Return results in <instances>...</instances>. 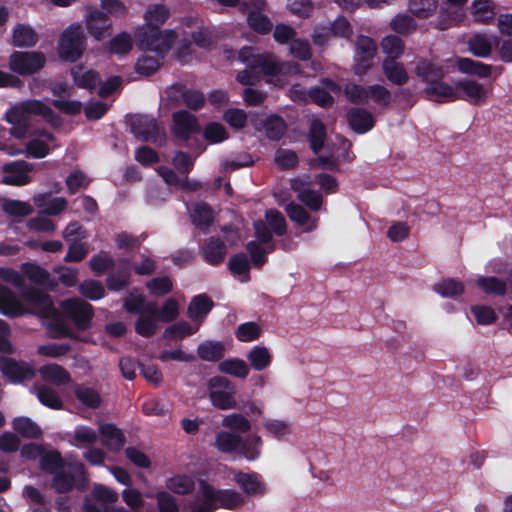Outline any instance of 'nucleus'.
I'll use <instances>...</instances> for the list:
<instances>
[{
  "mask_svg": "<svg viewBox=\"0 0 512 512\" xmlns=\"http://www.w3.org/2000/svg\"><path fill=\"white\" fill-rule=\"evenodd\" d=\"M88 483L85 467L82 463H67L52 475L51 486L59 494H67L74 488L83 491Z\"/></svg>",
  "mask_w": 512,
  "mask_h": 512,
  "instance_id": "39448f33",
  "label": "nucleus"
},
{
  "mask_svg": "<svg viewBox=\"0 0 512 512\" xmlns=\"http://www.w3.org/2000/svg\"><path fill=\"white\" fill-rule=\"evenodd\" d=\"M266 136L272 141H278L287 130L284 120L276 115L269 116L263 123Z\"/></svg>",
  "mask_w": 512,
  "mask_h": 512,
  "instance_id": "864d4df0",
  "label": "nucleus"
},
{
  "mask_svg": "<svg viewBox=\"0 0 512 512\" xmlns=\"http://www.w3.org/2000/svg\"><path fill=\"white\" fill-rule=\"evenodd\" d=\"M0 371L12 383L30 380L35 376L34 370L27 363L5 356L0 357Z\"/></svg>",
  "mask_w": 512,
  "mask_h": 512,
  "instance_id": "ddd939ff",
  "label": "nucleus"
},
{
  "mask_svg": "<svg viewBox=\"0 0 512 512\" xmlns=\"http://www.w3.org/2000/svg\"><path fill=\"white\" fill-rule=\"evenodd\" d=\"M390 26L396 33L407 36L416 30L417 23L414 18L408 14H397L390 21Z\"/></svg>",
  "mask_w": 512,
  "mask_h": 512,
  "instance_id": "13d9d810",
  "label": "nucleus"
},
{
  "mask_svg": "<svg viewBox=\"0 0 512 512\" xmlns=\"http://www.w3.org/2000/svg\"><path fill=\"white\" fill-rule=\"evenodd\" d=\"M456 89L463 93V95L458 94V99H464L473 104L484 103L488 96L485 87L474 80H460L456 83Z\"/></svg>",
  "mask_w": 512,
  "mask_h": 512,
  "instance_id": "a211bd4d",
  "label": "nucleus"
},
{
  "mask_svg": "<svg viewBox=\"0 0 512 512\" xmlns=\"http://www.w3.org/2000/svg\"><path fill=\"white\" fill-rule=\"evenodd\" d=\"M496 8L492 0H474L470 6V13L475 22L487 24L495 18Z\"/></svg>",
  "mask_w": 512,
  "mask_h": 512,
  "instance_id": "4be33fe9",
  "label": "nucleus"
},
{
  "mask_svg": "<svg viewBox=\"0 0 512 512\" xmlns=\"http://www.w3.org/2000/svg\"><path fill=\"white\" fill-rule=\"evenodd\" d=\"M224 234V240L216 236L207 238L199 249V254L209 265L216 266L221 264L228 253V247L234 246L240 242V234L232 226L221 228Z\"/></svg>",
  "mask_w": 512,
  "mask_h": 512,
  "instance_id": "7ed1b4c3",
  "label": "nucleus"
},
{
  "mask_svg": "<svg viewBox=\"0 0 512 512\" xmlns=\"http://www.w3.org/2000/svg\"><path fill=\"white\" fill-rule=\"evenodd\" d=\"M381 48L388 56L386 59H397L404 52V42L398 36L388 35L382 39Z\"/></svg>",
  "mask_w": 512,
  "mask_h": 512,
  "instance_id": "052dcab7",
  "label": "nucleus"
},
{
  "mask_svg": "<svg viewBox=\"0 0 512 512\" xmlns=\"http://www.w3.org/2000/svg\"><path fill=\"white\" fill-rule=\"evenodd\" d=\"M247 359L256 371H262L270 365L272 355L266 347L255 346L248 353Z\"/></svg>",
  "mask_w": 512,
  "mask_h": 512,
  "instance_id": "603ef678",
  "label": "nucleus"
},
{
  "mask_svg": "<svg viewBox=\"0 0 512 512\" xmlns=\"http://www.w3.org/2000/svg\"><path fill=\"white\" fill-rule=\"evenodd\" d=\"M410 11L419 18L431 16L437 9L436 0H410Z\"/></svg>",
  "mask_w": 512,
  "mask_h": 512,
  "instance_id": "338daca9",
  "label": "nucleus"
},
{
  "mask_svg": "<svg viewBox=\"0 0 512 512\" xmlns=\"http://www.w3.org/2000/svg\"><path fill=\"white\" fill-rule=\"evenodd\" d=\"M115 266V259L104 251L93 255L89 260V267L96 276L103 275L106 271L114 269Z\"/></svg>",
  "mask_w": 512,
  "mask_h": 512,
  "instance_id": "a18cd8bd",
  "label": "nucleus"
},
{
  "mask_svg": "<svg viewBox=\"0 0 512 512\" xmlns=\"http://www.w3.org/2000/svg\"><path fill=\"white\" fill-rule=\"evenodd\" d=\"M216 217L215 210L205 202H199L194 206V226L202 232H208L214 224Z\"/></svg>",
  "mask_w": 512,
  "mask_h": 512,
  "instance_id": "cd10ccee",
  "label": "nucleus"
},
{
  "mask_svg": "<svg viewBox=\"0 0 512 512\" xmlns=\"http://www.w3.org/2000/svg\"><path fill=\"white\" fill-rule=\"evenodd\" d=\"M252 67L261 68L264 74L274 76L282 71V65L272 54H262L254 57Z\"/></svg>",
  "mask_w": 512,
  "mask_h": 512,
  "instance_id": "3c124183",
  "label": "nucleus"
},
{
  "mask_svg": "<svg viewBox=\"0 0 512 512\" xmlns=\"http://www.w3.org/2000/svg\"><path fill=\"white\" fill-rule=\"evenodd\" d=\"M172 133L179 140H188L192 136V114L187 110H179L172 115Z\"/></svg>",
  "mask_w": 512,
  "mask_h": 512,
  "instance_id": "aec40b11",
  "label": "nucleus"
},
{
  "mask_svg": "<svg viewBox=\"0 0 512 512\" xmlns=\"http://www.w3.org/2000/svg\"><path fill=\"white\" fill-rule=\"evenodd\" d=\"M46 64L44 53L39 51H14L9 56V68L21 76L39 72Z\"/></svg>",
  "mask_w": 512,
  "mask_h": 512,
  "instance_id": "6e6552de",
  "label": "nucleus"
},
{
  "mask_svg": "<svg viewBox=\"0 0 512 512\" xmlns=\"http://www.w3.org/2000/svg\"><path fill=\"white\" fill-rule=\"evenodd\" d=\"M245 496L232 489L215 490L206 480L198 479L194 512H213L218 507L238 509L245 504Z\"/></svg>",
  "mask_w": 512,
  "mask_h": 512,
  "instance_id": "f257e3e1",
  "label": "nucleus"
},
{
  "mask_svg": "<svg viewBox=\"0 0 512 512\" xmlns=\"http://www.w3.org/2000/svg\"><path fill=\"white\" fill-rule=\"evenodd\" d=\"M266 7V0H253L240 5V11L247 14L248 26L259 34H268L273 28L272 21L263 13Z\"/></svg>",
  "mask_w": 512,
  "mask_h": 512,
  "instance_id": "9d476101",
  "label": "nucleus"
},
{
  "mask_svg": "<svg viewBox=\"0 0 512 512\" xmlns=\"http://www.w3.org/2000/svg\"><path fill=\"white\" fill-rule=\"evenodd\" d=\"M39 40L37 32L26 24H17L13 28L12 44L19 48H30Z\"/></svg>",
  "mask_w": 512,
  "mask_h": 512,
  "instance_id": "393cba45",
  "label": "nucleus"
},
{
  "mask_svg": "<svg viewBox=\"0 0 512 512\" xmlns=\"http://www.w3.org/2000/svg\"><path fill=\"white\" fill-rule=\"evenodd\" d=\"M69 343H47L38 346L37 353L49 358H59L71 351Z\"/></svg>",
  "mask_w": 512,
  "mask_h": 512,
  "instance_id": "e2e57ef3",
  "label": "nucleus"
},
{
  "mask_svg": "<svg viewBox=\"0 0 512 512\" xmlns=\"http://www.w3.org/2000/svg\"><path fill=\"white\" fill-rule=\"evenodd\" d=\"M80 294L89 300L96 301L104 297L105 289L99 280L87 279L79 285Z\"/></svg>",
  "mask_w": 512,
  "mask_h": 512,
  "instance_id": "4d7b16f0",
  "label": "nucleus"
},
{
  "mask_svg": "<svg viewBox=\"0 0 512 512\" xmlns=\"http://www.w3.org/2000/svg\"><path fill=\"white\" fill-rule=\"evenodd\" d=\"M85 24L89 35L97 41H102L111 35L112 20L107 13L97 7L88 8Z\"/></svg>",
  "mask_w": 512,
  "mask_h": 512,
  "instance_id": "f8f14e48",
  "label": "nucleus"
},
{
  "mask_svg": "<svg viewBox=\"0 0 512 512\" xmlns=\"http://www.w3.org/2000/svg\"><path fill=\"white\" fill-rule=\"evenodd\" d=\"M288 217L298 225L309 224L307 230H313L317 226V221L311 220L309 213L300 205L291 202L285 207Z\"/></svg>",
  "mask_w": 512,
  "mask_h": 512,
  "instance_id": "49530a36",
  "label": "nucleus"
},
{
  "mask_svg": "<svg viewBox=\"0 0 512 512\" xmlns=\"http://www.w3.org/2000/svg\"><path fill=\"white\" fill-rule=\"evenodd\" d=\"M165 487L176 494L184 495L192 492V478L177 474L166 480Z\"/></svg>",
  "mask_w": 512,
  "mask_h": 512,
  "instance_id": "bf43d9fd",
  "label": "nucleus"
},
{
  "mask_svg": "<svg viewBox=\"0 0 512 512\" xmlns=\"http://www.w3.org/2000/svg\"><path fill=\"white\" fill-rule=\"evenodd\" d=\"M87 48V38L79 23L69 25L61 33L57 53L63 62L75 63L82 58Z\"/></svg>",
  "mask_w": 512,
  "mask_h": 512,
  "instance_id": "20e7f679",
  "label": "nucleus"
},
{
  "mask_svg": "<svg viewBox=\"0 0 512 512\" xmlns=\"http://www.w3.org/2000/svg\"><path fill=\"white\" fill-rule=\"evenodd\" d=\"M456 64L460 72L480 78H487L492 72L490 65L474 61L470 58H458Z\"/></svg>",
  "mask_w": 512,
  "mask_h": 512,
  "instance_id": "473e14b6",
  "label": "nucleus"
},
{
  "mask_svg": "<svg viewBox=\"0 0 512 512\" xmlns=\"http://www.w3.org/2000/svg\"><path fill=\"white\" fill-rule=\"evenodd\" d=\"M233 480L247 496H261L267 489L262 477L257 473L236 471L234 472Z\"/></svg>",
  "mask_w": 512,
  "mask_h": 512,
  "instance_id": "dca6fc26",
  "label": "nucleus"
},
{
  "mask_svg": "<svg viewBox=\"0 0 512 512\" xmlns=\"http://www.w3.org/2000/svg\"><path fill=\"white\" fill-rule=\"evenodd\" d=\"M21 295L39 317L57 319L60 315L48 293L31 286H25L21 290Z\"/></svg>",
  "mask_w": 512,
  "mask_h": 512,
  "instance_id": "1a4fd4ad",
  "label": "nucleus"
},
{
  "mask_svg": "<svg viewBox=\"0 0 512 512\" xmlns=\"http://www.w3.org/2000/svg\"><path fill=\"white\" fill-rule=\"evenodd\" d=\"M225 345L220 341L207 340L197 348L198 356L208 362L221 360L225 355Z\"/></svg>",
  "mask_w": 512,
  "mask_h": 512,
  "instance_id": "72a5a7b5",
  "label": "nucleus"
},
{
  "mask_svg": "<svg viewBox=\"0 0 512 512\" xmlns=\"http://www.w3.org/2000/svg\"><path fill=\"white\" fill-rule=\"evenodd\" d=\"M133 48L132 38L129 33L121 32L108 42V52L118 56L127 55Z\"/></svg>",
  "mask_w": 512,
  "mask_h": 512,
  "instance_id": "09e8293b",
  "label": "nucleus"
},
{
  "mask_svg": "<svg viewBox=\"0 0 512 512\" xmlns=\"http://www.w3.org/2000/svg\"><path fill=\"white\" fill-rule=\"evenodd\" d=\"M414 73L427 84L435 79H442L444 76L442 67L423 58L417 61Z\"/></svg>",
  "mask_w": 512,
  "mask_h": 512,
  "instance_id": "e433bc0d",
  "label": "nucleus"
},
{
  "mask_svg": "<svg viewBox=\"0 0 512 512\" xmlns=\"http://www.w3.org/2000/svg\"><path fill=\"white\" fill-rule=\"evenodd\" d=\"M99 433L102 445L110 451H120L126 442L123 431L113 423L101 424L99 426Z\"/></svg>",
  "mask_w": 512,
  "mask_h": 512,
  "instance_id": "6ab92c4d",
  "label": "nucleus"
},
{
  "mask_svg": "<svg viewBox=\"0 0 512 512\" xmlns=\"http://www.w3.org/2000/svg\"><path fill=\"white\" fill-rule=\"evenodd\" d=\"M376 53L375 42L367 36H359L356 41V64L354 71L358 75L364 74L372 65Z\"/></svg>",
  "mask_w": 512,
  "mask_h": 512,
  "instance_id": "4468645a",
  "label": "nucleus"
},
{
  "mask_svg": "<svg viewBox=\"0 0 512 512\" xmlns=\"http://www.w3.org/2000/svg\"><path fill=\"white\" fill-rule=\"evenodd\" d=\"M12 427L24 438L37 439L42 435L40 427L28 417L15 418Z\"/></svg>",
  "mask_w": 512,
  "mask_h": 512,
  "instance_id": "c03bdc74",
  "label": "nucleus"
},
{
  "mask_svg": "<svg viewBox=\"0 0 512 512\" xmlns=\"http://www.w3.org/2000/svg\"><path fill=\"white\" fill-rule=\"evenodd\" d=\"M131 132L140 141L157 143L163 141L164 135L157 120L148 115L137 114L130 117L129 120Z\"/></svg>",
  "mask_w": 512,
  "mask_h": 512,
  "instance_id": "9b49d317",
  "label": "nucleus"
},
{
  "mask_svg": "<svg viewBox=\"0 0 512 512\" xmlns=\"http://www.w3.org/2000/svg\"><path fill=\"white\" fill-rule=\"evenodd\" d=\"M63 315L71 320L80 331H86L92 327L94 318L93 306L80 298H69L61 302Z\"/></svg>",
  "mask_w": 512,
  "mask_h": 512,
  "instance_id": "0eeeda50",
  "label": "nucleus"
},
{
  "mask_svg": "<svg viewBox=\"0 0 512 512\" xmlns=\"http://www.w3.org/2000/svg\"><path fill=\"white\" fill-rule=\"evenodd\" d=\"M263 427L269 435L277 439H283L292 433L291 423L284 419H267Z\"/></svg>",
  "mask_w": 512,
  "mask_h": 512,
  "instance_id": "8fccbe9b",
  "label": "nucleus"
},
{
  "mask_svg": "<svg viewBox=\"0 0 512 512\" xmlns=\"http://www.w3.org/2000/svg\"><path fill=\"white\" fill-rule=\"evenodd\" d=\"M134 39L139 50L155 52L159 56H165L174 45L177 34L171 29L162 31L160 29L140 26L134 33Z\"/></svg>",
  "mask_w": 512,
  "mask_h": 512,
  "instance_id": "f03ea898",
  "label": "nucleus"
},
{
  "mask_svg": "<svg viewBox=\"0 0 512 512\" xmlns=\"http://www.w3.org/2000/svg\"><path fill=\"white\" fill-rule=\"evenodd\" d=\"M424 92L430 97L448 98L452 100L458 99L457 89L441 81V79H435L429 82Z\"/></svg>",
  "mask_w": 512,
  "mask_h": 512,
  "instance_id": "37998d69",
  "label": "nucleus"
},
{
  "mask_svg": "<svg viewBox=\"0 0 512 512\" xmlns=\"http://www.w3.org/2000/svg\"><path fill=\"white\" fill-rule=\"evenodd\" d=\"M21 272L33 284L47 285L50 282V273L36 263H23Z\"/></svg>",
  "mask_w": 512,
  "mask_h": 512,
  "instance_id": "ea45409f",
  "label": "nucleus"
},
{
  "mask_svg": "<svg viewBox=\"0 0 512 512\" xmlns=\"http://www.w3.org/2000/svg\"><path fill=\"white\" fill-rule=\"evenodd\" d=\"M39 374L44 381L60 385H66L71 381L70 373L62 366L49 363L39 368Z\"/></svg>",
  "mask_w": 512,
  "mask_h": 512,
  "instance_id": "a878e982",
  "label": "nucleus"
},
{
  "mask_svg": "<svg viewBox=\"0 0 512 512\" xmlns=\"http://www.w3.org/2000/svg\"><path fill=\"white\" fill-rule=\"evenodd\" d=\"M477 286L488 294L504 295L506 293L505 282L496 277H480L477 280Z\"/></svg>",
  "mask_w": 512,
  "mask_h": 512,
  "instance_id": "69168bd1",
  "label": "nucleus"
},
{
  "mask_svg": "<svg viewBox=\"0 0 512 512\" xmlns=\"http://www.w3.org/2000/svg\"><path fill=\"white\" fill-rule=\"evenodd\" d=\"M262 445V437L257 434H253L245 439L242 437V444L238 451L247 461H255L261 455Z\"/></svg>",
  "mask_w": 512,
  "mask_h": 512,
  "instance_id": "c9c22d12",
  "label": "nucleus"
},
{
  "mask_svg": "<svg viewBox=\"0 0 512 512\" xmlns=\"http://www.w3.org/2000/svg\"><path fill=\"white\" fill-rule=\"evenodd\" d=\"M32 165L24 160L6 163L3 166V182L7 185L23 186L30 182Z\"/></svg>",
  "mask_w": 512,
  "mask_h": 512,
  "instance_id": "2eb2a0df",
  "label": "nucleus"
},
{
  "mask_svg": "<svg viewBox=\"0 0 512 512\" xmlns=\"http://www.w3.org/2000/svg\"><path fill=\"white\" fill-rule=\"evenodd\" d=\"M214 302L207 294L194 296V332H196L208 313L213 309Z\"/></svg>",
  "mask_w": 512,
  "mask_h": 512,
  "instance_id": "58836bf2",
  "label": "nucleus"
},
{
  "mask_svg": "<svg viewBox=\"0 0 512 512\" xmlns=\"http://www.w3.org/2000/svg\"><path fill=\"white\" fill-rule=\"evenodd\" d=\"M469 51L476 57L487 58L492 53V41L485 34H475L469 38Z\"/></svg>",
  "mask_w": 512,
  "mask_h": 512,
  "instance_id": "79ce46f5",
  "label": "nucleus"
},
{
  "mask_svg": "<svg viewBox=\"0 0 512 512\" xmlns=\"http://www.w3.org/2000/svg\"><path fill=\"white\" fill-rule=\"evenodd\" d=\"M74 395L81 404L90 409L99 408L102 402L98 391L83 384H77L75 386Z\"/></svg>",
  "mask_w": 512,
  "mask_h": 512,
  "instance_id": "4c0bfd02",
  "label": "nucleus"
},
{
  "mask_svg": "<svg viewBox=\"0 0 512 512\" xmlns=\"http://www.w3.org/2000/svg\"><path fill=\"white\" fill-rule=\"evenodd\" d=\"M169 16L170 10L164 4L150 5L144 14L145 25L143 27L160 29Z\"/></svg>",
  "mask_w": 512,
  "mask_h": 512,
  "instance_id": "c756f323",
  "label": "nucleus"
},
{
  "mask_svg": "<svg viewBox=\"0 0 512 512\" xmlns=\"http://www.w3.org/2000/svg\"><path fill=\"white\" fill-rule=\"evenodd\" d=\"M22 105L29 118L31 115H39L52 125H56L59 122V116L53 109L40 100H29L23 102Z\"/></svg>",
  "mask_w": 512,
  "mask_h": 512,
  "instance_id": "7c9ffc66",
  "label": "nucleus"
},
{
  "mask_svg": "<svg viewBox=\"0 0 512 512\" xmlns=\"http://www.w3.org/2000/svg\"><path fill=\"white\" fill-rule=\"evenodd\" d=\"M242 444V436L238 433L228 430H222L215 436V448L225 454L238 452Z\"/></svg>",
  "mask_w": 512,
  "mask_h": 512,
  "instance_id": "5701e85b",
  "label": "nucleus"
},
{
  "mask_svg": "<svg viewBox=\"0 0 512 512\" xmlns=\"http://www.w3.org/2000/svg\"><path fill=\"white\" fill-rule=\"evenodd\" d=\"M164 56H149L143 55L140 57L135 65V70L140 75L150 76L154 74L162 64Z\"/></svg>",
  "mask_w": 512,
  "mask_h": 512,
  "instance_id": "6e6d98bb",
  "label": "nucleus"
},
{
  "mask_svg": "<svg viewBox=\"0 0 512 512\" xmlns=\"http://www.w3.org/2000/svg\"><path fill=\"white\" fill-rule=\"evenodd\" d=\"M159 512H179V505L174 496L167 491H158L155 494Z\"/></svg>",
  "mask_w": 512,
  "mask_h": 512,
  "instance_id": "774afa93",
  "label": "nucleus"
},
{
  "mask_svg": "<svg viewBox=\"0 0 512 512\" xmlns=\"http://www.w3.org/2000/svg\"><path fill=\"white\" fill-rule=\"evenodd\" d=\"M0 313L10 318H16L27 313L26 308L16 294L4 285H0Z\"/></svg>",
  "mask_w": 512,
  "mask_h": 512,
  "instance_id": "f3484780",
  "label": "nucleus"
},
{
  "mask_svg": "<svg viewBox=\"0 0 512 512\" xmlns=\"http://www.w3.org/2000/svg\"><path fill=\"white\" fill-rule=\"evenodd\" d=\"M121 267L117 272L110 273L106 278L108 290L119 292L128 287L131 283V272L128 259H122Z\"/></svg>",
  "mask_w": 512,
  "mask_h": 512,
  "instance_id": "412c9836",
  "label": "nucleus"
},
{
  "mask_svg": "<svg viewBox=\"0 0 512 512\" xmlns=\"http://www.w3.org/2000/svg\"><path fill=\"white\" fill-rule=\"evenodd\" d=\"M83 66L76 65L70 70V75L75 85L79 88L93 91L100 82V75L97 71L90 69L82 72Z\"/></svg>",
  "mask_w": 512,
  "mask_h": 512,
  "instance_id": "b1692460",
  "label": "nucleus"
},
{
  "mask_svg": "<svg viewBox=\"0 0 512 512\" xmlns=\"http://www.w3.org/2000/svg\"><path fill=\"white\" fill-rule=\"evenodd\" d=\"M157 171L168 185L180 186L183 190H192V184L189 180L182 176L180 177L171 168L167 166H160Z\"/></svg>",
  "mask_w": 512,
  "mask_h": 512,
  "instance_id": "0e129e2a",
  "label": "nucleus"
},
{
  "mask_svg": "<svg viewBox=\"0 0 512 512\" xmlns=\"http://www.w3.org/2000/svg\"><path fill=\"white\" fill-rule=\"evenodd\" d=\"M33 390L42 405L53 410L63 409V401L53 388L46 385H35Z\"/></svg>",
  "mask_w": 512,
  "mask_h": 512,
  "instance_id": "f704fd0d",
  "label": "nucleus"
},
{
  "mask_svg": "<svg viewBox=\"0 0 512 512\" xmlns=\"http://www.w3.org/2000/svg\"><path fill=\"white\" fill-rule=\"evenodd\" d=\"M383 73L386 78L396 85H404L409 80V75L401 63L396 59H385L382 63Z\"/></svg>",
  "mask_w": 512,
  "mask_h": 512,
  "instance_id": "c85d7f7f",
  "label": "nucleus"
},
{
  "mask_svg": "<svg viewBox=\"0 0 512 512\" xmlns=\"http://www.w3.org/2000/svg\"><path fill=\"white\" fill-rule=\"evenodd\" d=\"M325 136L326 132L324 124L319 119L312 120L309 131V140L310 146L315 153H318L323 147Z\"/></svg>",
  "mask_w": 512,
  "mask_h": 512,
  "instance_id": "680f3d73",
  "label": "nucleus"
},
{
  "mask_svg": "<svg viewBox=\"0 0 512 512\" xmlns=\"http://www.w3.org/2000/svg\"><path fill=\"white\" fill-rule=\"evenodd\" d=\"M347 119L350 127L358 133H365L373 127V116L364 109H351L347 114Z\"/></svg>",
  "mask_w": 512,
  "mask_h": 512,
  "instance_id": "bb28decb",
  "label": "nucleus"
},
{
  "mask_svg": "<svg viewBox=\"0 0 512 512\" xmlns=\"http://www.w3.org/2000/svg\"><path fill=\"white\" fill-rule=\"evenodd\" d=\"M222 427L235 433H247L251 430L250 420L241 413H231L225 415L221 421Z\"/></svg>",
  "mask_w": 512,
  "mask_h": 512,
  "instance_id": "a19ab883",
  "label": "nucleus"
},
{
  "mask_svg": "<svg viewBox=\"0 0 512 512\" xmlns=\"http://www.w3.org/2000/svg\"><path fill=\"white\" fill-rule=\"evenodd\" d=\"M218 370L222 373L238 378H246L249 374V367L247 363L239 358L221 361L218 365Z\"/></svg>",
  "mask_w": 512,
  "mask_h": 512,
  "instance_id": "de8ad7c7",
  "label": "nucleus"
},
{
  "mask_svg": "<svg viewBox=\"0 0 512 512\" xmlns=\"http://www.w3.org/2000/svg\"><path fill=\"white\" fill-rule=\"evenodd\" d=\"M167 99L172 103L185 104L192 109V89H187L182 84H174L166 90Z\"/></svg>",
  "mask_w": 512,
  "mask_h": 512,
  "instance_id": "5fc2aeb1",
  "label": "nucleus"
},
{
  "mask_svg": "<svg viewBox=\"0 0 512 512\" xmlns=\"http://www.w3.org/2000/svg\"><path fill=\"white\" fill-rule=\"evenodd\" d=\"M211 403L220 410L237 408L236 388L231 381L222 376H215L208 381Z\"/></svg>",
  "mask_w": 512,
  "mask_h": 512,
  "instance_id": "423d86ee",
  "label": "nucleus"
},
{
  "mask_svg": "<svg viewBox=\"0 0 512 512\" xmlns=\"http://www.w3.org/2000/svg\"><path fill=\"white\" fill-rule=\"evenodd\" d=\"M39 467L46 474L53 475L61 468L67 467V462L58 450L45 451L40 458Z\"/></svg>",
  "mask_w": 512,
  "mask_h": 512,
  "instance_id": "2f4dec72",
  "label": "nucleus"
}]
</instances>
